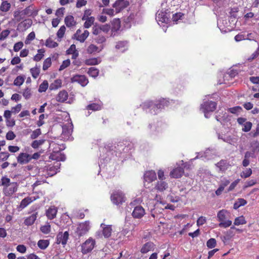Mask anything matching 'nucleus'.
<instances>
[{
  "label": "nucleus",
  "instance_id": "nucleus-1",
  "mask_svg": "<svg viewBox=\"0 0 259 259\" xmlns=\"http://www.w3.org/2000/svg\"><path fill=\"white\" fill-rule=\"evenodd\" d=\"M1 185L4 187L3 192L7 197H11L18 190L19 184L17 182H11L10 179L6 177L1 179Z\"/></svg>",
  "mask_w": 259,
  "mask_h": 259
},
{
  "label": "nucleus",
  "instance_id": "nucleus-2",
  "mask_svg": "<svg viewBox=\"0 0 259 259\" xmlns=\"http://www.w3.org/2000/svg\"><path fill=\"white\" fill-rule=\"evenodd\" d=\"M230 213L226 209L219 210L217 213V219L220 222L219 226L220 227L228 228L231 226L232 221L229 220Z\"/></svg>",
  "mask_w": 259,
  "mask_h": 259
},
{
  "label": "nucleus",
  "instance_id": "nucleus-3",
  "mask_svg": "<svg viewBox=\"0 0 259 259\" xmlns=\"http://www.w3.org/2000/svg\"><path fill=\"white\" fill-rule=\"evenodd\" d=\"M169 104V102L168 100L162 98L156 101L154 103L152 101L145 102L144 104V107L145 108H151L154 110V112H156L158 109H161L167 107Z\"/></svg>",
  "mask_w": 259,
  "mask_h": 259
},
{
  "label": "nucleus",
  "instance_id": "nucleus-4",
  "mask_svg": "<svg viewBox=\"0 0 259 259\" xmlns=\"http://www.w3.org/2000/svg\"><path fill=\"white\" fill-rule=\"evenodd\" d=\"M111 202L115 205L119 206L122 205L126 200L125 194L121 190H115L111 195Z\"/></svg>",
  "mask_w": 259,
  "mask_h": 259
},
{
  "label": "nucleus",
  "instance_id": "nucleus-5",
  "mask_svg": "<svg viewBox=\"0 0 259 259\" xmlns=\"http://www.w3.org/2000/svg\"><path fill=\"white\" fill-rule=\"evenodd\" d=\"M96 245V241L92 237H89L81 245V251L83 254H87L91 252L94 248Z\"/></svg>",
  "mask_w": 259,
  "mask_h": 259
},
{
  "label": "nucleus",
  "instance_id": "nucleus-6",
  "mask_svg": "<svg viewBox=\"0 0 259 259\" xmlns=\"http://www.w3.org/2000/svg\"><path fill=\"white\" fill-rule=\"evenodd\" d=\"M137 202V200H134L130 203L131 207L134 208L132 214L134 218L141 219L145 215V210L141 205L135 206Z\"/></svg>",
  "mask_w": 259,
  "mask_h": 259
},
{
  "label": "nucleus",
  "instance_id": "nucleus-7",
  "mask_svg": "<svg viewBox=\"0 0 259 259\" xmlns=\"http://www.w3.org/2000/svg\"><path fill=\"white\" fill-rule=\"evenodd\" d=\"M217 103L212 101H207L204 102L201 105V109L204 113L205 116L207 117V113L209 112H213L216 109Z\"/></svg>",
  "mask_w": 259,
  "mask_h": 259
},
{
  "label": "nucleus",
  "instance_id": "nucleus-8",
  "mask_svg": "<svg viewBox=\"0 0 259 259\" xmlns=\"http://www.w3.org/2000/svg\"><path fill=\"white\" fill-rule=\"evenodd\" d=\"M229 17H219L217 20L218 26L221 30L226 29L230 30L233 28Z\"/></svg>",
  "mask_w": 259,
  "mask_h": 259
},
{
  "label": "nucleus",
  "instance_id": "nucleus-9",
  "mask_svg": "<svg viewBox=\"0 0 259 259\" xmlns=\"http://www.w3.org/2000/svg\"><path fill=\"white\" fill-rule=\"evenodd\" d=\"M90 222L87 221L80 223L77 228L76 233L78 237L85 235L90 230Z\"/></svg>",
  "mask_w": 259,
  "mask_h": 259
},
{
  "label": "nucleus",
  "instance_id": "nucleus-10",
  "mask_svg": "<svg viewBox=\"0 0 259 259\" xmlns=\"http://www.w3.org/2000/svg\"><path fill=\"white\" fill-rule=\"evenodd\" d=\"M69 235L68 231H65L64 233L59 232L56 237V243L62 244L63 245H66L69 239Z\"/></svg>",
  "mask_w": 259,
  "mask_h": 259
},
{
  "label": "nucleus",
  "instance_id": "nucleus-11",
  "mask_svg": "<svg viewBox=\"0 0 259 259\" xmlns=\"http://www.w3.org/2000/svg\"><path fill=\"white\" fill-rule=\"evenodd\" d=\"M129 2L125 0H117L113 4V7L114 8L116 13H119L122 10L126 8L129 5Z\"/></svg>",
  "mask_w": 259,
  "mask_h": 259
},
{
  "label": "nucleus",
  "instance_id": "nucleus-12",
  "mask_svg": "<svg viewBox=\"0 0 259 259\" xmlns=\"http://www.w3.org/2000/svg\"><path fill=\"white\" fill-rule=\"evenodd\" d=\"M71 82H78L81 86H85L89 82L88 79L85 75H75L71 78Z\"/></svg>",
  "mask_w": 259,
  "mask_h": 259
},
{
  "label": "nucleus",
  "instance_id": "nucleus-13",
  "mask_svg": "<svg viewBox=\"0 0 259 259\" xmlns=\"http://www.w3.org/2000/svg\"><path fill=\"white\" fill-rule=\"evenodd\" d=\"M172 9L171 8H169V9L165 10L164 11L163 10H162L160 12L158 11L156 13V15L158 14L159 16H166V15H172V16H184L185 15H186L185 13H182L180 12H177L176 13H174V11H171V10Z\"/></svg>",
  "mask_w": 259,
  "mask_h": 259
},
{
  "label": "nucleus",
  "instance_id": "nucleus-14",
  "mask_svg": "<svg viewBox=\"0 0 259 259\" xmlns=\"http://www.w3.org/2000/svg\"><path fill=\"white\" fill-rule=\"evenodd\" d=\"M168 188V184L163 181H157L155 187L151 190V192H154L155 190L158 192H162Z\"/></svg>",
  "mask_w": 259,
  "mask_h": 259
},
{
  "label": "nucleus",
  "instance_id": "nucleus-15",
  "mask_svg": "<svg viewBox=\"0 0 259 259\" xmlns=\"http://www.w3.org/2000/svg\"><path fill=\"white\" fill-rule=\"evenodd\" d=\"M157 179L156 174L154 170H150L145 171L144 175V181L148 183H151Z\"/></svg>",
  "mask_w": 259,
  "mask_h": 259
},
{
  "label": "nucleus",
  "instance_id": "nucleus-16",
  "mask_svg": "<svg viewBox=\"0 0 259 259\" xmlns=\"http://www.w3.org/2000/svg\"><path fill=\"white\" fill-rule=\"evenodd\" d=\"M120 20L119 18H115L112 22V26L111 27V36H115L121 27Z\"/></svg>",
  "mask_w": 259,
  "mask_h": 259
},
{
  "label": "nucleus",
  "instance_id": "nucleus-17",
  "mask_svg": "<svg viewBox=\"0 0 259 259\" xmlns=\"http://www.w3.org/2000/svg\"><path fill=\"white\" fill-rule=\"evenodd\" d=\"M184 174V169L183 167L178 166L173 169L169 174V176L172 178H179L182 177Z\"/></svg>",
  "mask_w": 259,
  "mask_h": 259
},
{
  "label": "nucleus",
  "instance_id": "nucleus-18",
  "mask_svg": "<svg viewBox=\"0 0 259 259\" xmlns=\"http://www.w3.org/2000/svg\"><path fill=\"white\" fill-rule=\"evenodd\" d=\"M17 159L18 162L21 164L27 163L31 161L30 155L26 153H20Z\"/></svg>",
  "mask_w": 259,
  "mask_h": 259
},
{
  "label": "nucleus",
  "instance_id": "nucleus-19",
  "mask_svg": "<svg viewBox=\"0 0 259 259\" xmlns=\"http://www.w3.org/2000/svg\"><path fill=\"white\" fill-rule=\"evenodd\" d=\"M89 32L88 30H84L82 33H81V30H77L74 34V37L76 39L81 42H83L88 37Z\"/></svg>",
  "mask_w": 259,
  "mask_h": 259
},
{
  "label": "nucleus",
  "instance_id": "nucleus-20",
  "mask_svg": "<svg viewBox=\"0 0 259 259\" xmlns=\"http://www.w3.org/2000/svg\"><path fill=\"white\" fill-rule=\"evenodd\" d=\"M155 245L152 242H148L142 246L140 251L143 254H145L150 251H152L155 248Z\"/></svg>",
  "mask_w": 259,
  "mask_h": 259
},
{
  "label": "nucleus",
  "instance_id": "nucleus-21",
  "mask_svg": "<svg viewBox=\"0 0 259 259\" xmlns=\"http://www.w3.org/2000/svg\"><path fill=\"white\" fill-rule=\"evenodd\" d=\"M215 166L219 169V171L225 172L228 169L230 165L227 160L222 159L215 164Z\"/></svg>",
  "mask_w": 259,
  "mask_h": 259
},
{
  "label": "nucleus",
  "instance_id": "nucleus-22",
  "mask_svg": "<svg viewBox=\"0 0 259 259\" xmlns=\"http://www.w3.org/2000/svg\"><path fill=\"white\" fill-rule=\"evenodd\" d=\"M57 212V207L55 206H51L47 210L46 214L48 219L53 220L56 218Z\"/></svg>",
  "mask_w": 259,
  "mask_h": 259
},
{
  "label": "nucleus",
  "instance_id": "nucleus-23",
  "mask_svg": "<svg viewBox=\"0 0 259 259\" xmlns=\"http://www.w3.org/2000/svg\"><path fill=\"white\" fill-rule=\"evenodd\" d=\"M37 217V212H35L26 218L24 221V225L27 226L33 225L36 221Z\"/></svg>",
  "mask_w": 259,
  "mask_h": 259
},
{
  "label": "nucleus",
  "instance_id": "nucleus-24",
  "mask_svg": "<svg viewBox=\"0 0 259 259\" xmlns=\"http://www.w3.org/2000/svg\"><path fill=\"white\" fill-rule=\"evenodd\" d=\"M35 198L32 197H27L23 199L20 202L19 208L21 209H24L29 204L35 200Z\"/></svg>",
  "mask_w": 259,
  "mask_h": 259
},
{
  "label": "nucleus",
  "instance_id": "nucleus-25",
  "mask_svg": "<svg viewBox=\"0 0 259 259\" xmlns=\"http://www.w3.org/2000/svg\"><path fill=\"white\" fill-rule=\"evenodd\" d=\"M155 19L159 26L164 27L165 25L171 22L170 17H155Z\"/></svg>",
  "mask_w": 259,
  "mask_h": 259
},
{
  "label": "nucleus",
  "instance_id": "nucleus-26",
  "mask_svg": "<svg viewBox=\"0 0 259 259\" xmlns=\"http://www.w3.org/2000/svg\"><path fill=\"white\" fill-rule=\"evenodd\" d=\"M102 104L101 103H93L89 104L85 107V109L88 110H92L93 111H99L102 109Z\"/></svg>",
  "mask_w": 259,
  "mask_h": 259
},
{
  "label": "nucleus",
  "instance_id": "nucleus-27",
  "mask_svg": "<svg viewBox=\"0 0 259 259\" xmlns=\"http://www.w3.org/2000/svg\"><path fill=\"white\" fill-rule=\"evenodd\" d=\"M68 97V93L65 91H60L58 94L57 95V96L56 97V99L57 101L59 102L63 103L65 101H66Z\"/></svg>",
  "mask_w": 259,
  "mask_h": 259
},
{
  "label": "nucleus",
  "instance_id": "nucleus-28",
  "mask_svg": "<svg viewBox=\"0 0 259 259\" xmlns=\"http://www.w3.org/2000/svg\"><path fill=\"white\" fill-rule=\"evenodd\" d=\"M32 23L31 20L25 19L19 24L18 27L22 30H26L31 26Z\"/></svg>",
  "mask_w": 259,
  "mask_h": 259
},
{
  "label": "nucleus",
  "instance_id": "nucleus-29",
  "mask_svg": "<svg viewBox=\"0 0 259 259\" xmlns=\"http://www.w3.org/2000/svg\"><path fill=\"white\" fill-rule=\"evenodd\" d=\"M127 41H119L116 42L115 48L121 52H124L127 49Z\"/></svg>",
  "mask_w": 259,
  "mask_h": 259
},
{
  "label": "nucleus",
  "instance_id": "nucleus-30",
  "mask_svg": "<svg viewBox=\"0 0 259 259\" xmlns=\"http://www.w3.org/2000/svg\"><path fill=\"white\" fill-rule=\"evenodd\" d=\"M112 232L111 225H107L103 228L102 234L105 238H109L111 236Z\"/></svg>",
  "mask_w": 259,
  "mask_h": 259
},
{
  "label": "nucleus",
  "instance_id": "nucleus-31",
  "mask_svg": "<svg viewBox=\"0 0 259 259\" xmlns=\"http://www.w3.org/2000/svg\"><path fill=\"white\" fill-rule=\"evenodd\" d=\"M38 53L33 57V60L38 62L41 60L44 56L45 50L44 49H38L37 50Z\"/></svg>",
  "mask_w": 259,
  "mask_h": 259
},
{
  "label": "nucleus",
  "instance_id": "nucleus-32",
  "mask_svg": "<svg viewBox=\"0 0 259 259\" xmlns=\"http://www.w3.org/2000/svg\"><path fill=\"white\" fill-rule=\"evenodd\" d=\"M87 73L90 76L95 78L98 76L99 70L95 67H91L89 69Z\"/></svg>",
  "mask_w": 259,
  "mask_h": 259
},
{
  "label": "nucleus",
  "instance_id": "nucleus-33",
  "mask_svg": "<svg viewBox=\"0 0 259 259\" xmlns=\"http://www.w3.org/2000/svg\"><path fill=\"white\" fill-rule=\"evenodd\" d=\"M62 85V80L61 79H56L52 82L50 85V89L51 90H55Z\"/></svg>",
  "mask_w": 259,
  "mask_h": 259
},
{
  "label": "nucleus",
  "instance_id": "nucleus-34",
  "mask_svg": "<svg viewBox=\"0 0 259 259\" xmlns=\"http://www.w3.org/2000/svg\"><path fill=\"white\" fill-rule=\"evenodd\" d=\"M45 46L49 48H54L58 46V44L54 41L51 37H49L46 41Z\"/></svg>",
  "mask_w": 259,
  "mask_h": 259
},
{
  "label": "nucleus",
  "instance_id": "nucleus-35",
  "mask_svg": "<svg viewBox=\"0 0 259 259\" xmlns=\"http://www.w3.org/2000/svg\"><path fill=\"white\" fill-rule=\"evenodd\" d=\"M82 20H85L84 27L86 28L90 27L94 23V17H82Z\"/></svg>",
  "mask_w": 259,
  "mask_h": 259
},
{
  "label": "nucleus",
  "instance_id": "nucleus-36",
  "mask_svg": "<svg viewBox=\"0 0 259 259\" xmlns=\"http://www.w3.org/2000/svg\"><path fill=\"white\" fill-rule=\"evenodd\" d=\"M50 242L48 240H39L38 241L37 245L41 249H45L49 245Z\"/></svg>",
  "mask_w": 259,
  "mask_h": 259
},
{
  "label": "nucleus",
  "instance_id": "nucleus-37",
  "mask_svg": "<svg viewBox=\"0 0 259 259\" xmlns=\"http://www.w3.org/2000/svg\"><path fill=\"white\" fill-rule=\"evenodd\" d=\"M101 50H99V48L95 45H90L87 49V52L88 54H93L96 52H99Z\"/></svg>",
  "mask_w": 259,
  "mask_h": 259
},
{
  "label": "nucleus",
  "instance_id": "nucleus-38",
  "mask_svg": "<svg viewBox=\"0 0 259 259\" xmlns=\"http://www.w3.org/2000/svg\"><path fill=\"white\" fill-rule=\"evenodd\" d=\"M246 223V221L243 215H241L239 217L235 218L234 224L236 226H239L240 225H244Z\"/></svg>",
  "mask_w": 259,
  "mask_h": 259
},
{
  "label": "nucleus",
  "instance_id": "nucleus-39",
  "mask_svg": "<svg viewBox=\"0 0 259 259\" xmlns=\"http://www.w3.org/2000/svg\"><path fill=\"white\" fill-rule=\"evenodd\" d=\"M23 96L26 100H28L31 98L32 96V91L31 89L29 88H26L24 90H23L22 92Z\"/></svg>",
  "mask_w": 259,
  "mask_h": 259
},
{
  "label": "nucleus",
  "instance_id": "nucleus-40",
  "mask_svg": "<svg viewBox=\"0 0 259 259\" xmlns=\"http://www.w3.org/2000/svg\"><path fill=\"white\" fill-rule=\"evenodd\" d=\"M65 23L67 27H72L76 24V21L74 17H65Z\"/></svg>",
  "mask_w": 259,
  "mask_h": 259
},
{
  "label": "nucleus",
  "instance_id": "nucleus-41",
  "mask_svg": "<svg viewBox=\"0 0 259 259\" xmlns=\"http://www.w3.org/2000/svg\"><path fill=\"white\" fill-rule=\"evenodd\" d=\"M252 173V169L250 168H246L245 170L242 171L240 173V177L242 178L246 179L249 177Z\"/></svg>",
  "mask_w": 259,
  "mask_h": 259
},
{
  "label": "nucleus",
  "instance_id": "nucleus-42",
  "mask_svg": "<svg viewBox=\"0 0 259 259\" xmlns=\"http://www.w3.org/2000/svg\"><path fill=\"white\" fill-rule=\"evenodd\" d=\"M30 73L33 78L36 79L39 76L40 69L37 67L32 68L30 69Z\"/></svg>",
  "mask_w": 259,
  "mask_h": 259
},
{
  "label": "nucleus",
  "instance_id": "nucleus-43",
  "mask_svg": "<svg viewBox=\"0 0 259 259\" xmlns=\"http://www.w3.org/2000/svg\"><path fill=\"white\" fill-rule=\"evenodd\" d=\"M49 87L48 82L47 80H44L39 86L38 92L39 93L45 92L47 91Z\"/></svg>",
  "mask_w": 259,
  "mask_h": 259
},
{
  "label": "nucleus",
  "instance_id": "nucleus-44",
  "mask_svg": "<svg viewBox=\"0 0 259 259\" xmlns=\"http://www.w3.org/2000/svg\"><path fill=\"white\" fill-rule=\"evenodd\" d=\"M45 140L43 139L34 140L32 142L31 146L33 148L37 149L40 146L42 145L45 143Z\"/></svg>",
  "mask_w": 259,
  "mask_h": 259
},
{
  "label": "nucleus",
  "instance_id": "nucleus-45",
  "mask_svg": "<svg viewBox=\"0 0 259 259\" xmlns=\"http://www.w3.org/2000/svg\"><path fill=\"white\" fill-rule=\"evenodd\" d=\"M24 14L28 15V16L36 15V13L34 11L33 8L31 6L28 7L24 10Z\"/></svg>",
  "mask_w": 259,
  "mask_h": 259
},
{
  "label": "nucleus",
  "instance_id": "nucleus-46",
  "mask_svg": "<svg viewBox=\"0 0 259 259\" xmlns=\"http://www.w3.org/2000/svg\"><path fill=\"white\" fill-rule=\"evenodd\" d=\"M10 6V4L7 1H4L0 7V10L3 12H7L9 10Z\"/></svg>",
  "mask_w": 259,
  "mask_h": 259
},
{
  "label": "nucleus",
  "instance_id": "nucleus-47",
  "mask_svg": "<svg viewBox=\"0 0 259 259\" xmlns=\"http://www.w3.org/2000/svg\"><path fill=\"white\" fill-rule=\"evenodd\" d=\"M52 65V61L50 57L47 58L45 60L43 63L42 69L47 70Z\"/></svg>",
  "mask_w": 259,
  "mask_h": 259
},
{
  "label": "nucleus",
  "instance_id": "nucleus-48",
  "mask_svg": "<svg viewBox=\"0 0 259 259\" xmlns=\"http://www.w3.org/2000/svg\"><path fill=\"white\" fill-rule=\"evenodd\" d=\"M25 79L22 76H18L14 80V84L16 86L21 85L24 82Z\"/></svg>",
  "mask_w": 259,
  "mask_h": 259
},
{
  "label": "nucleus",
  "instance_id": "nucleus-49",
  "mask_svg": "<svg viewBox=\"0 0 259 259\" xmlns=\"http://www.w3.org/2000/svg\"><path fill=\"white\" fill-rule=\"evenodd\" d=\"M217 245V241L214 238H210L206 242V246L208 248H213Z\"/></svg>",
  "mask_w": 259,
  "mask_h": 259
},
{
  "label": "nucleus",
  "instance_id": "nucleus-50",
  "mask_svg": "<svg viewBox=\"0 0 259 259\" xmlns=\"http://www.w3.org/2000/svg\"><path fill=\"white\" fill-rule=\"evenodd\" d=\"M85 63L88 65H95L98 64L99 62L97 58H94L86 60Z\"/></svg>",
  "mask_w": 259,
  "mask_h": 259
},
{
  "label": "nucleus",
  "instance_id": "nucleus-51",
  "mask_svg": "<svg viewBox=\"0 0 259 259\" xmlns=\"http://www.w3.org/2000/svg\"><path fill=\"white\" fill-rule=\"evenodd\" d=\"M41 134V132L40 128H37L33 131L30 135V138L31 139H35L37 138Z\"/></svg>",
  "mask_w": 259,
  "mask_h": 259
},
{
  "label": "nucleus",
  "instance_id": "nucleus-52",
  "mask_svg": "<svg viewBox=\"0 0 259 259\" xmlns=\"http://www.w3.org/2000/svg\"><path fill=\"white\" fill-rule=\"evenodd\" d=\"M40 230L44 234H48L51 231V226L49 224L42 226L40 227Z\"/></svg>",
  "mask_w": 259,
  "mask_h": 259
},
{
  "label": "nucleus",
  "instance_id": "nucleus-53",
  "mask_svg": "<svg viewBox=\"0 0 259 259\" xmlns=\"http://www.w3.org/2000/svg\"><path fill=\"white\" fill-rule=\"evenodd\" d=\"M243 125L242 131L245 132H247L250 131L252 127V123L250 121H246Z\"/></svg>",
  "mask_w": 259,
  "mask_h": 259
},
{
  "label": "nucleus",
  "instance_id": "nucleus-54",
  "mask_svg": "<svg viewBox=\"0 0 259 259\" xmlns=\"http://www.w3.org/2000/svg\"><path fill=\"white\" fill-rule=\"evenodd\" d=\"M66 28L64 26H62L58 30L57 35L58 38H62L65 34Z\"/></svg>",
  "mask_w": 259,
  "mask_h": 259
},
{
  "label": "nucleus",
  "instance_id": "nucleus-55",
  "mask_svg": "<svg viewBox=\"0 0 259 259\" xmlns=\"http://www.w3.org/2000/svg\"><path fill=\"white\" fill-rule=\"evenodd\" d=\"M57 154L59 155V157L55 155H51L52 159L53 160H56L57 161H64L65 160L66 158L65 155L59 153H57Z\"/></svg>",
  "mask_w": 259,
  "mask_h": 259
},
{
  "label": "nucleus",
  "instance_id": "nucleus-56",
  "mask_svg": "<svg viewBox=\"0 0 259 259\" xmlns=\"http://www.w3.org/2000/svg\"><path fill=\"white\" fill-rule=\"evenodd\" d=\"M10 154L7 152H0V162L7 160Z\"/></svg>",
  "mask_w": 259,
  "mask_h": 259
},
{
  "label": "nucleus",
  "instance_id": "nucleus-57",
  "mask_svg": "<svg viewBox=\"0 0 259 259\" xmlns=\"http://www.w3.org/2000/svg\"><path fill=\"white\" fill-rule=\"evenodd\" d=\"M240 182V179H237L233 182L228 189V192L233 191Z\"/></svg>",
  "mask_w": 259,
  "mask_h": 259
},
{
  "label": "nucleus",
  "instance_id": "nucleus-58",
  "mask_svg": "<svg viewBox=\"0 0 259 259\" xmlns=\"http://www.w3.org/2000/svg\"><path fill=\"white\" fill-rule=\"evenodd\" d=\"M23 47V43L22 41H19L16 43L13 48V50L15 52H18Z\"/></svg>",
  "mask_w": 259,
  "mask_h": 259
},
{
  "label": "nucleus",
  "instance_id": "nucleus-59",
  "mask_svg": "<svg viewBox=\"0 0 259 259\" xmlns=\"http://www.w3.org/2000/svg\"><path fill=\"white\" fill-rule=\"evenodd\" d=\"M70 64V61L69 59L63 61L62 64L60 66L59 70L60 71H61V70L64 69L65 68H66V67L69 66Z\"/></svg>",
  "mask_w": 259,
  "mask_h": 259
},
{
  "label": "nucleus",
  "instance_id": "nucleus-60",
  "mask_svg": "<svg viewBox=\"0 0 259 259\" xmlns=\"http://www.w3.org/2000/svg\"><path fill=\"white\" fill-rule=\"evenodd\" d=\"M16 137V135L14 134V133L12 131H9L6 136V138L8 140H14Z\"/></svg>",
  "mask_w": 259,
  "mask_h": 259
},
{
  "label": "nucleus",
  "instance_id": "nucleus-61",
  "mask_svg": "<svg viewBox=\"0 0 259 259\" xmlns=\"http://www.w3.org/2000/svg\"><path fill=\"white\" fill-rule=\"evenodd\" d=\"M35 33L33 31L30 32L27 36L26 39L25 40V44H28L29 41L33 40L35 38Z\"/></svg>",
  "mask_w": 259,
  "mask_h": 259
},
{
  "label": "nucleus",
  "instance_id": "nucleus-62",
  "mask_svg": "<svg viewBox=\"0 0 259 259\" xmlns=\"http://www.w3.org/2000/svg\"><path fill=\"white\" fill-rule=\"evenodd\" d=\"M234 39L236 41H240L243 40H245L246 36L242 33H239L235 36Z\"/></svg>",
  "mask_w": 259,
  "mask_h": 259
},
{
  "label": "nucleus",
  "instance_id": "nucleus-63",
  "mask_svg": "<svg viewBox=\"0 0 259 259\" xmlns=\"http://www.w3.org/2000/svg\"><path fill=\"white\" fill-rule=\"evenodd\" d=\"M242 110V108L240 106H235L234 107L229 108V111L233 114L237 113Z\"/></svg>",
  "mask_w": 259,
  "mask_h": 259
},
{
  "label": "nucleus",
  "instance_id": "nucleus-64",
  "mask_svg": "<svg viewBox=\"0 0 259 259\" xmlns=\"http://www.w3.org/2000/svg\"><path fill=\"white\" fill-rule=\"evenodd\" d=\"M10 31L8 30H3L0 33V40H4L9 34Z\"/></svg>",
  "mask_w": 259,
  "mask_h": 259
}]
</instances>
